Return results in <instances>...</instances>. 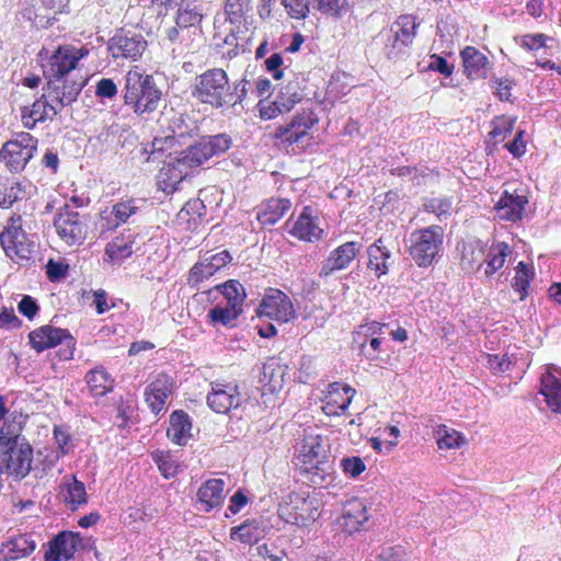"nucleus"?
<instances>
[{
	"label": "nucleus",
	"mask_w": 561,
	"mask_h": 561,
	"mask_svg": "<svg viewBox=\"0 0 561 561\" xmlns=\"http://www.w3.org/2000/svg\"><path fill=\"white\" fill-rule=\"evenodd\" d=\"M124 104L138 116L156 112L162 100V90L151 75L145 73L138 67L127 71L124 78Z\"/></svg>",
	"instance_id": "f257e3e1"
},
{
	"label": "nucleus",
	"mask_w": 561,
	"mask_h": 561,
	"mask_svg": "<svg viewBox=\"0 0 561 561\" xmlns=\"http://www.w3.org/2000/svg\"><path fill=\"white\" fill-rule=\"evenodd\" d=\"M229 82L228 75L224 69H208L195 78L192 95L203 104L214 108H225L227 95H229Z\"/></svg>",
	"instance_id": "f03ea898"
},
{
	"label": "nucleus",
	"mask_w": 561,
	"mask_h": 561,
	"mask_svg": "<svg viewBox=\"0 0 561 561\" xmlns=\"http://www.w3.org/2000/svg\"><path fill=\"white\" fill-rule=\"evenodd\" d=\"M408 252L419 267H428L437 259L444 242V231L439 226H430L411 232Z\"/></svg>",
	"instance_id": "7ed1b4c3"
},
{
	"label": "nucleus",
	"mask_w": 561,
	"mask_h": 561,
	"mask_svg": "<svg viewBox=\"0 0 561 561\" xmlns=\"http://www.w3.org/2000/svg\"><path fill=\"white\" fill-rule=\"evenodd\" d=\"M210 157L207 146L203 138L195 145L190 146L185 150L170 156L169 161L161 170L162 176L172 183H178L188 175V170L202 165Z\"/></svg>",
	"instance_id": "20e7f679"
},
{
	"label": "nucleus",
	"mask_w": 561,
	"mask_h": 561,
	"mask_svg": "<svg viewBox=\"0 0 561 561\" xmlns=\"http://www.w3.org/2000/svg\"><path fill=\"white\" fill-rule=\"evenodd\" d=\"M89 215L80 214L69 204L58 209L54 226L59 238L68 245L82 244L88 237Z\"/></svg>",
	"instance_id": "39448f33"
},
{
	"label": "nucleus",
	"mask_w": 561,
	"mask_h": 561,
	"mask_svg": "<svg viewBox=\"0 0 561 561\" xmlns=\"http://www.w3.org/2000/svg\"><path fill=\"white\" fill-rule=\"evenodd\" d=\"M318 500L290 493L278 506V516L287 524L306 527L319 517Z\"/></svg>",
	"instance_id": "423d86ee"
},
{
	"label": "nucleus",
	"mask_w": 561,
	"mask_h": 561,
	"mask_svg": "<svg viewBox=\"0 0 561 561\" xmlns=\"http://www.w3.org/2000/svg\"><path fill=\"white\" fill-rule=\"evenodd\" d=\"M419 23L413 15H401L391 25L389 30L381 31L378 38L386 42L385 51L389 59H393L403 47L412 44Z\"/></svg>",
	"instance_id": "0eeeda50"
},
{
	"label": "nucleus",
	"mask_w": 561,
	"mask_h": 561,
	"mask_svg": "<svg viewBox=\"0 0 561 561\" xmlns=\"http://www.w3.org/2000/svg\"><path fill=\"white\" fill-rule=\"evenodd\" d=\"M46 78L47 83L44 88V96L48 98L51 104L56 106L58 114L77 101L87 81L82 77L80 79Z\"/></svg>",
	"instance_id": "6e6552de"
},
{
	"label": "nucleus",
	"mask_w": 561,
	"mask_h": 561,
	"mask_svg": "<svg viewBox=\"0 0 561 561\" xmlns=\"http://www.w3.org/2000/svg\"><path fill=\"white\" fill-rule=\"evenodd\" d=\"M299 458L306 466V471L313 472L314 476L320 478H323L331 470L328 451L320 435L305 433L300 443Z\"/></svg>",
	"instance_id": "1a4fd4ad"
},
{
	"label": "nucleus",
	"mask_w": 561,
	"mask_h": 561,
	"mask_svg": "<svg viewBox=\"0 0 561 561\" xmlns=\"http://www.w3.org/2000/svg\"><path fill=\"white\" fill-rule=\"evenodd\" d=\"M257 317H266L279 323H288L297 318L290 298L279 289L270 288L256 308Z\"/></svg>",
	"instance_id": "9d476101"
},
{
	"label": "nucleus",
	"mask_w": 561,
	"mask_h": 561,
	"mask_svg": "<svg viewBox=\"0 0 561 561\" xmlns=\"http://www.w3.org/2000/svg\"><path fill=\"white\" fill-rule=\"evenodd\" d=\"M91 538H83L79 533L61 531L49 542L45 552V561H68L73 558L75 552L80 549L92 548Z\"/></svg>",
	"instance_id": "9b49d317"
},
{
	"label": "nucleus",
	"mask_w": 561,
	"mask_h": 561,
	"mask_svg": "<svg viewBox=\"0 0 561 561\" xmlns=\"http://www.w3.org/2000/svg\"><path fill=\"white\" fill-rule=\"evenodd\" d=\"M317 116L311 111H302L296 114L290 123L280 125L275 130V137L283 144L293 145L302 142L314 124Z\"/></svg>",
	"instance_id": "f8f14e48"
},
{
	"label": "nucleus",
	"mask_w": 561,
	"mask_h": 561,
	"mask_svg": "<svg viewBox=\"0 0 561 561\" xmlns=\"http://www.w3.org/2000/svg\"><path fill=\"white\" fill-rule=\"evenodd\" d=\"M147 47V41L141 34L121 31L108 43V50L113 58H126L136 60Z\"/></svg>",
	"instance_id": "ddd939ff"
},
{
	"label": "nucleus",
	"mask_w": 561,
	"mask_h": 561,
	"mask_svg": "<svg viewBox=\"0 0 561 561\" xmlns=\"http://www.w3.org/2000/svg\"><path fill=\"white\" fill-rule=\"evenodd\" d=\"M0 449L5 471L9 474H13L18 480H21L30 473L33 461V448L28 443Z\"/></svg>",
	"instance_id": "4468645a"
},
{
	"label": "nucleus",
	"mask_w": 561,
	"mask_h": 561,
	"mask_svg": "<svg viewBox=\"0 0 561 561\" xmlns=\"http://www.w3.org/2000/svg\"><path fill=\"white\" fill-rule=\"evenodd\" d=\"M0 244L11 260H28L33 244L27 241L26 233L19 226H10L0 233Z\"/></svg>",
	"instance_id": "2eb2a0df"
},
{
	"label": "nucleus",
	"mask_w": 561,
	"mask_h": 561,
	"mask_svg": "<svg viewBox=\"0 0 561 561\" xmlns=\"http://www.w3.org/2000/svg\"><path fill=\"white\" fill-rule=\"evenodd\" d=\"M360 248L358 242L351 241L334 249L323 261L319 276L329 277L337 271L347 268L359 253Z\"/></svg>",
	"instance_id": "dca6fc26"
},
{
	"label": "nucleus",
	"mask_w": 561,
	"mask_h": 561,
	"mask_svg": "<svg viewBox=\"0 0 561 561\" xmlns=\"http://www.w3.org/2000/svg\"><path fill=\"white\" fill-rule=\"evenodd\" d=\"M540 393L545 396L548 407L561 414V368L553 364L546 366L540 378Z\"/></svg>",
	"instance_id": "f3484780"
},
{
	"label": "nucleus",
	"mask_w": 561,
	"mask_h": 561,
	"mask_svg": "<svg viewBox=\"0 0 561 561\" xmlns=\"http://www.w3.org/2000/svg\"><path fill=\"white\" fill-rule=\"evenodd\" d=\"M231 260L232 257L227 250L217 253L206 252L191 268L188 280L194 283L202 282L213 276L215 272L226 266Z\"/></svg>",
	"instance_id": "a211bd4d"
},
{
	"label": "nucleus",
	"mask_w": 561,
	"mask_h": 561,
	"mask_svg": "<svg viewBox=\"0 0 561 561\" xmlns=\"http://www.w3.org/2000/svg\"><path fill=\"white\" fill-rule=\"evenodd\" d=\"M273 529L271 520L264 516L244 520L240 526L231 528L230 537L233 540L252 545L268 535Z\"/></svg>",
	"instance_id": "6ab92c4d"
},
{
	"label": "nucleus",
	"mask_w": 561,
	"mask_h": 561,
	"mask_svg": "<svg viewBox=\"0 0 561 561\" xmlns=\"http://www.w3.org/2000/svg\"><path fill=\"white\" fill-rule=\"evenodd\" d=\"M289 233L307 242H316L321 239L323 229L320 228L319 218L313 215V209L310 206L304 207L302 211L290 227Z\"/></svg>",
	"instance_id": "aec40b11"
},
{
	"label": "nucleus",
	"mask_w": 561,
	"mask_h": 561,
	"mask_svg": "<svg viewBox=\"0 0 561 561\" xmlns=\"http://www.w3.org/2000/svg\"><path fill=\"white\" fill-rule=\"evenodd\" d=\"M208 407L217 413H227L240 404L237 386L213 383L211 391L207 396Z\"/></svg>",
	"instance_id": "412c9836"
},
{
	"label": "nucleus",
	"mask_w": 561,
	"mask_h": 561,
	"mask_svg": "<svg viewBox=\"0 0 561 561\" xmlns=\"http://www.w3.org/2000/svg\"><path fill=\"white\" fill-rule=\"evenodd\" d=\"M30 343L36 352L41 353L47 348L55 347L64 340H67V345L72 344V337L67 330L54 328L50 325L41 327L30 333Z\"/></svg>",
	"instance_id": "4be33fe9"
},
{
	"label": "nucleus",
	"mask_w": 561,
	"mask_h": 561,
	"mask_svg": "<svg viewBox=\"0 0 561 561\" xmlns=\"http://www.w3.org/2000/svg\"><path fill=\"white\" fill-rule=\"evenodd\" d=\"M79 56L72 47H59L50 57L48 69H44L45 77L69 78V73L76 69Z\"/></svg>",
	"instance_id": "5701e85b"
},
{
	"label": "nucleus",
	"mask_w": 561,
	"mask_h": 561,
	"mask_svg": "<svg viewBox=\"0 0 561 561\" xmlns=\"http://www.w3.org/2000/svg\"><path fill=\"white\" fill-rule=\"evenodd\" d=\"M172 387V379L164 374L158 375L147 387L145 391L146 402L154 414H159L164 409L165 400L171 394Z\"/></svg>",
	"instance_id": "b1692460"
},
{
	"label": "nucleus",
	"mask_w": 561,
	"mask_h": 561,
	"mask_svg": "<svg viewBox=\"0 0 561 561\" xmlns=\"http://www.w3.org/2000/svg\"><path fill=\"white\" fill-rule=\"evenodd\" d=\"M57 114L56 106L43 93L31 106H24L21 110V119L26 128L32 129L36 123L53 121Z\"/></svg>",
	"instance_id": "393cba45"
},
{
	"label": "nucleus",
	"mask_w": 561,
	"mask_h": 561,
	"mask_svg": "<svg viewBox=\"0 0 561 561\" xmlns=\"http://www.w3.org/2000/svg\"><path fill=\"white\" fill-rule=\"evenodd\" d=\"M527 204L528 198L525 195L505 191L496 203L495 210L500 219L516 222L522 219Z\"/></svg>",
	"instance_id": "a878e982"
},
{
	"label": "nucleus",
	"mask_w": 561,
	"mask_h": 561,
	"mask_svg": "<svg viewBox=\"0 0 561 561\" xmlns=\"http://www.w3.org/2000/svg\"><path fill=\"white\" fill-rule=\"evenodd\" d=\"M465 72L470 79H484L491 67L488 57L473 46H467L461 51Z\"/></svg>",
	"instance_id": "bb28decb"
},
{
	"label": "nucleus",
	"mask_w": 561,
	"mask_h": 561,
	"mask_svg": "<svg viewBox=\"0 0 561 561\" xmlns=\"http://www.w3.org/2000/svg\"><path fill=\"white\" fill-rule=\"evenodd\" d=\"M368 520L366 505L353 499L346 502L343 514L339 520L341 527L348 534L358 531L360 527Z\"/></svg>",
	"instance_id": "cd10ccee"
},
{
	"label": "nucleus",
	"mask_w": 561,
	"mask_h": 561,
	"mask_svg": "<svg viewBox=\"0 0 561 561\" xmlns=\"http://www.w3.org/2000/svg\"><path fill=\"white\" fill-rule=\"evenodd\" d=\"M226 482L222 479H209L197 491V499L205 512L220 507L224 501Z\"/></svg>",
	"instance_id": "c85d7f7f"
},
{
	"label": "nucleus",
	"mask_w": 561,
	"mask_h": 561,
	"mask_svg": "<svg viewBox=\"0 0 561 561\" xmlns=\"http://www.w3.org/2000/svg\"><path fill=\"white\" fill-rule=\"evenodd\" d=\"M25 417L21 413L13 412L5 420L3 426L0 428V448L19 446L22 443H27L21 436Z\"/></svg>",
	"instance_id": "c756f323"
},
{
	"label": "nucleus",
	"mask_w": 561,
	"mask_h": 561,
	"mask_svg": "<svg viewBox=\"0 0 561 561\" xmlns=\"http://www.w3.org/2000/svg\"><path fill=\"white\" fill-rule=\"evenodd\" d=\"M192 422L187 413L182 410L174 411L170 416L168 437L178 445H185L192 437Z\"/></svg>",
	"instance_id": "7c9ffc66"
},
{
	"label": "nucleus",
	"mask_w": 561,
	"mask_h": 561,
	"mask_svg": "<svg viewBox=\"0 0 561 561\" xmlns=\"http://www.w3.org/2000/svg\"><path fill=\"white\" fill-rule=\"evenodd\" d=\"M36 548V543L26 535H19L2 543L1 553L5 561L28 557Z\"/></svg>",
	"instance_id": "2f4dec72"
},
{
	"label": "nucleus",
	"mask_w": 561,
	"mask_h": 561,
	"mask_svg": "<svg viewBox=\"0 0 561 561\" xmlns=\"http://www.w3.org/2000/svg\"><path fill=\"white\" fill-rule=\"evenodd\" d=\"M135 243L136 236L134 233L130 231L122 233L106 244L105 255L111 261L119 263L133 254Z\"/></svg>",
	"instance_id": "473e14b6"
},
{
	"label": "nucleus",
	"mask_w": 561,
	"mask_h": 561,
	"mask_svg": "<svg viewBox=\"0 0 561 561\" xmlns=\"http://www.w3.org/2000/svg\"><path fill=\"white\" fill-rule=\"evenodd\" d=\"M30 149L23 150L18 145L7 141L0 150V160L5 163L11 172L23 170L32 159Z\"/></svg>",
	"instance_id": "72a5a7b5"
},
{
	"label": "nucleus",
	"mask_w": 561,
	"mask_h": 561,
	"mask_svg": "<svg viewBox=\"0 0 561 561\" xmlns=\"http://www.w3.org/2000/svg\"><path fill=\"white\" fill-rule=\"evenodd\" d=\"M485 248L480 241L463 245L460 265L468 273L479 271L485 260Z\"/></svg>",
	"instance_id": "f704fd0d"
},
{
	"label": "nucleus",
	"mask_w": 561,
	"mask_h": 561,
	"mask_svg": "<svg viewBox=\"0 0 561 561\" xmlns=\"http://www.w3.org/2000/svg\"><path fill=\"white\" fill-rule=\"evenodd\" d=\"M64 499L72 511L87 503L88 495L84 483L77 480L73 476L65 477L62 483Z\"/></svg>",
	"instance_id": "c9c22d12"
},
{
	"label": "nucleus",
	"mask_w": 561,
	"mask_h": 561,
	"mask_svg": "<svg viewBox=\"0 0 561 561\" xmlns=\"http://www.w3.org/2000/svg\"><path fill=\"white\" fill-rule=\"evenodd\" d=\"M85 381L93 394L99 397L111 392L114 387V379L102 366L91 369L85 375Z\"/></svg>",
	"instance_id": "e433bc0d"
},
{
	"label": "nucleus",
	"mask_w": 561,
	"mask_h": 561,
	"mask_svg": "<svg viewBox=\"0 0 561 561\" xmlns=\"http://www.w3.org/2000/svg\"><path fill=\"white\" fill-rule=\"evenodd\" d=\"M286 368L277 358H270L263 365L261 381L268 386L271 391L280 389L285 380Z\"/></svg>",
	"instance_id": "4c0bfd02"
},
{
	"label": "nucleus",
	"mask_w": 561,
	"mask_h": 561,
	"mask_svg": "<svg viewBox=\"0 0 561 561\" xmlns=\"http://www.w3.org/2000/svg\"><path fill=\"white\" fill-rule=\"evenodd\" d=\"M368 267L375 271L377 276L388 273V260L390 259V251L381 244L379 239L371 244L368 250Z\"/></svg>",
	"instance_id": "58836bf2"
},
{
	"label": "nucleus",
	"mask_w": 561,
	"mask_h": 561,
	"mask_svg": "<svg viewBox=\"0 0 561 561\" xmlns=\"http://www.w3.org/2000/svg\"><path fill=\"white\" fill-rule=\"evenodd\" d=\"M291 203L287 198H272L267 202L264 211L259 214V220L263 225L276 224L290 208Z\"/></svg>",
	"instance_id": "ea45409f"
},
{
	"label": "nucleus",
	"mask_w": 561,
	"mask_h": 561,
	"mask_svg": "<svg viewBox=\"0 0 561 561\" xmlns=\"http://www.w3.org/2000/svg\"><path fill=\"white\" fill-rule=\"evenodd\" d=\"M242 312V308H236L227 305L226 307L216 306L208 311L207 317L210 323L221 324L224 327H234L236 321Z\"/></svg>",
	"instance_id": "a19ab883"
},
{
	"label": "nucleus",
	"mask_w": 561,
	"mask_h": 561,
	"mask_svg": "<svg viewBox=\"0 0 561 561\" xmlns=\"http://www.w3.org/2000/svg\"><path fill=\"white\" fill-rule=\"evenodd\" d=\"M510 253V248L506 243H497L491 247L485 253L484 263L486 264L484 274L486 276L493 275L505 263L506 256Z\"/></svg>",
	"instance_id": "79ce46f5"
},
{
	"label": "nucleus",
	"mask_w": 561,
	"mask_h": 561,
	"mask_svg": "<svg viewBox=\"0 0 561 561\" xmlns=\"http://www.w3.org/2000/svg\"><path fill=\"white\" fill-rule=\"evenodd\" d=\"M216 288L224 295L227 300V305L233 306L236 308H242L247 294L243 285L240 282L230 279L221 285H218Z\"/></svg>",
	"instance_id": "37998d69"
},
{
	"label": "nucleus",
	"mask_w": 561,
	"mask_h": 561,
	"mask_svg": "<svg viewBox=\"0 0 561 561\" xmlns=\"http://www.w3.org/2000/svg\"><path fill=\"white\" fill-rule=\"evenodd\" d=\"M201 20L202 13L198 7L190 0H182L176 16V26L186 28L199 23Z\"/></svg>",
	"instance_id": "c03bdc74"
},
{
	"label": "nucleus",
	"mask_w": 561,
	"mask_h": 561,
	"mask_svg": "<svg viewBox=\"0 0 561 561\" xmlns=\"http://www.w3.org/2000/svg\"><path fill=\"white\" fill-rule=\"evenodd\" d=\"M435 437L439 449L459 448L466 444V438L457 431L439 425L435 431Z\"/></svg>",
	"instance_id": "a18cd8bd"
},
{
	"label": "nucleus",
	"mask_w": 561,
	"mask_h": 561,
	"mask_svg": "<svg viewBox=\"0 0 561 561\" xmlns=\"http://www.w3.org/2000/svg\"><path fill=\"white\" fill-rule=\"evenodd\" d=\"M533 277L534 272L531 271V268L526 263L519 262L516 267V275L514 277L512 286L517 293H519L520 300H524L526 298L528 294L527 289Z\"/></svg>",
	"instance_id": "49530a36"
},
{
	"label": "nucleus",
	"mask_w": 561,
	"mask_h": 561,
	"mask_svg": "<svg viewBox=\"0 0 561 561\" xmlns=\"http://www.w3.org/2000/svg\"><path fill=\"white\" fill-rule=\"evenodd\" d=\"M152 459L165 479H170L176 476L179 463L170 453L156 450L152 453Z\"/></svg>",
	"instance_id": "de8ad7c7"
},
{
	"label": "nucleus",
	"mask_w": 561,
	"mask_h": 561,
	"mask_svg": "<svg viewBox=\"0 0 561 561\" xmlns=\"http://www.w3.org/2000/svg\"><path fill=\"white\" fill-rule=\"evenodd\" d=\"M343 391L345 394L350 396L343 399L341 403L334 398H328V401L322 408L327 415H340L341 413L348 409L355 390L351 388L348 385H345L343 386Z\"/></svg>",
	"instance_id": "09e8293b"
},
{
	"label": "nucleus",
	"mask_w": 561,
	"mask_h": 561,
	"mask_svg": "<svg viewBox=\"0 0 561 561\" xmlns=\"http://www.w3.org/2000/svg\"><path fill=\"white\" fill-rule=\"evenodd\" d=\"M312 7L323 14L341 16L347 7V0H312Z\"/></svg>",
	"instance_id": "8fccbe9b"
},
{
	"label": "nucleus",
	"mask_w": 561,
	"mask_h": 561,
	"mask_svg": "<svg viewBox=\"0 0 561 561\" xmlns=\"http://www.w3.org/2000/svg\"><path fill=\"white\" fill-rule=\"evenodd\" d=\"M137 210L138 206L136 205L135 199L116 203L112 208V215L116 220L115 227L126 222L130 216L137 213Z\"/></svg>",
	"instance_id": "3c124183"
},
{
	"label": "nucleus",
	"mask_w": 561,
	"mask_h": 561,
	"mask_svg": "<svg viewBox=\"0 0 561 561\" xmlns=\"http://www.w3.org/2000/svg\"><path fill=\"white\" fill-rule=\"evenodd\" d=\"M210 157L227 151L231 145V138L226 134H218L203 138Z\"/></svg>",
	"instance_id": "603ef678"
},
{
	"label": "nucleus",
	"mask_w": 561,
	"mask_h": 561,
	"mask_svg": "<svg viewBox=\"0 0 561 561\" xmlns=\"http://www.w3.org/2000/svg\"><path fill=\"white\" fill-rule=\"evenodd\" d=\"M249 81L247 80H240L234 83L229 82V95H227V106H234L237 104H241L248 94V85Z\"/></svg>",
	"instance_id": "864d4df0"
},
{
	"label": "nucleus",
	"mask_w": 561,
	"mask_h": 561,
	"mask_svg": "<svg viewBox=\"0 0 561 561\" xmlns=\"http://www.w3.org/2000/svg\"><path fill=\"white\" fill-rule=\"evenodd\" d=\"M282 4L291 18L305 19L309 12V5L312 4V0H282Z\"/></svg>",
	"instance_id": "5fc2aeb1"
},
{
	"label": "nucleus",
	"mask_w": 561,
	"mask_h": 561,
	"mask_svg": "<svg viewBox=\"0 0 561 561\" xmlns=\"http://www.w3.org/2000/svg\"><path fill=\"white\" fill-rule=\"evenodd\" d=\"M375 561H407V552L402 546L382 547Z\"/></svg>",
	"instance_id": "6e6d98bb"
},
{
	"label": "nucleus",
	"mask_w": 561,
	"mask_h": 561,
	"mask_svg": "<svg viewBox=\"0 0 561 561\" xmlns=\"http://www.w3.org/2000/svg\"><path fill=\"white\" fill-rule=\"evenodd\" d=\"M486 365L493 373H505L511 369L513 360L507 354H489L486 355Z\"/></svg>",
	"instance_id": "4d7b16f0"
},
{
	"label": "nucleus",
	"mask_w": 561,
	"mask_h": 561,
	"mask_svg": "<svg viewBox=\"0 0 561 561\" xmlns=\"http://www.w3.org/2000/svg\"><path fill=\"white\" fill-rule=\"evenodd\" d=\"M424 207L427 211L435 214L438 218L449 214L451 201L448 198H431L425 202Z\"/></svg>",
	"instance_id": "13d9d810"
},
{
	"label": "nucleus",
	"mask_w": 561,
	"mask_h": 561,
	"mask_svg": "<svg viewBox=\"0 0 561 561\" xmlns=\"http://www.w3.org/2000/svg\"><path fill=\"white\" fill-rule=\"evenodd\" d=\"M342 467L353 478L358 477L365 470V463L359 457L344 458Z\"/></svg>",
	"instance_id": "bf43d9fd"
},
{
	"label": "nucleus",
	"mask_w": 561,
	"mask_h": 561,
	"mask_svg": "<svg viewBox=\"0 0 561 561\" xmlns=\"http://www.w3.org/2000/svg\"><path fill=\"white\" fill-rule=\"evenodd\" d=\"M545 34H527L522 37L520 46L527 50H538L546 46Z\"/></svg>",
	"instance_id": "052dcab7"
},
{
	"label": "nucleus",
	"mask_w": 561,
	"mask_h": 561,
	"mask_svg": "<svg viewBox=\"0 0 561 561\" xmlns=\"http://www.w3.org/2000/svg\"><path fill=\"white\" fill-rule=\"evenodd\" d=\"M96 95L113 99L117 94V87L112 79L103 78L96 84Z\"/></svg>",
	"instance_id": "680f3d73"
},
{
	"label": "nucleus",
	"mask_w": 561,
	"mask_h": 561,
	"mask_svg": "<svg viewBox=\"0 0 561 561\" xmlns=\"http://www.w3.org/2000/svg\"><path fill=\"white\" fill-rule=\"evenodd\" d=\"M46 267L47 277L50 282H57L60 278L65 277L68 270L67 265L59 262H55L53 260L48 261Z\"/></svg>",
	"instance_id": "e2e57ef3"
},
{
	"label": "nucleus",
	"mask_w": 561,
	"mask_h": 561,
	"mask_svg": "<svg viewBox=\"0 0 561 561\" xmlns=\"http://www.w3.org/2000/svg\"><path fill=\"white\" fill-rule=\"evenodd\" d=\"M428 69L438 71L445 77H449L453 73L454 67L450 66L444 57L438 55H432Z\"/></svg>",
	"instance_id": "0e129e2a"
},
{
	"label": "nucleus",
	"mask_w": 561,
	"mask_h": 561,
	"mask_svg": "<svg viewBox=\"0 0 561 561\" xmlns=\"http://www.w3.org/2000/svg\"><path fill=\"white\" fill-rule=\"evenodd\" d=\"M20 313L28 319H33L38 311V305L31 296H24L18 305Z\"/></svg>",
	"instance_id": "69168bd1"
},
{
	"label": "nucleus",
	"mask_w": 561,
	"mask_h": 561,
	"mask_svg": "<svg viewBox=\"0 0 561 561\" xmlns=\"http://www.w3.org/2000/svg\"><path fill=\"white\" fill-rule=\"evenodd\" d=\"M260 116L263 119H272L275 118L278 114H283L280 106L277 104V98L272 103H264L260 101L259 103Z\"/></svg>",
	"instance_id": "338daca9"
},
{
	"label": "nucleus",
	"mask_w": 561,
	"mask_h": 561,
	"mask_svg": "<svg viewBox=\"0 0 561 561\" xmlns=\"http://www.w3.org/2000/svg\"><path fill=\"white\" fill-rule=\"evenodd\" d=\"M494 89L502 101H510L512 82L506 78H495L493 80Z\"/></svg>",
	"instance_id": "774afa93"
}]
</instances>
